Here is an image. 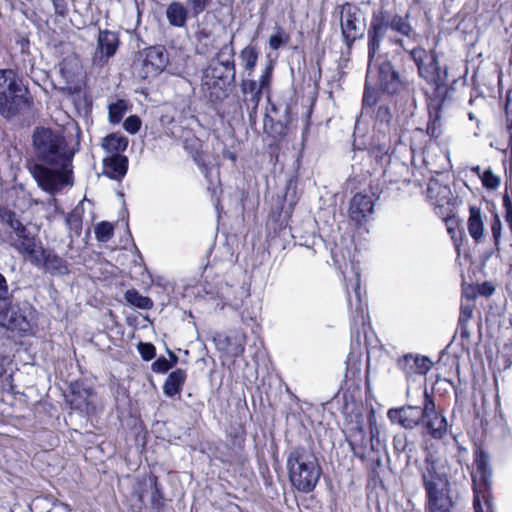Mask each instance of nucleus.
I'll return each mask as SVG.
<instances>
[{"label": "nucleus", "mask_w": 512, "mask_h": 512, "mask_svg": "<svg viewBox=\"0 0 512 512\" xmlns=\"http://www.w3.org/2000/svg\"><path fill=\"white\" fill-rule=\"evenodd\" d=\"M129 167L128 157L125 155L107 156L103 159V173L112 180H122Z\"/></svg>", "instance_id": "25"}, {"label": "nucleus", "mask_w": 512, "mask_h": 512, "mask_svg": "<svg viewBox=\"0 0 512 512\" xmlns=\"http://www.w3.org/2000/svg\"><path fill=\"white\" fill-rule=\"evenodd\" d=\"M236 69L209 61L203 72V89L209 100L220 103L229 96L231 86L235 84Z\"/></svg>", "instance_id": "12"}, {"label": "nucleus", "mask_w": 512, "mask_h": 512, "mask_svg": "<svg viewBox=\"0 0 512 512\" xmlns=\"http://www.w3.org/2000/svg\"><path fill=\"white\" fill-rule=\"evenodd\" d=\"M424 415L422 425L426 433L435 440H442L448 432L446 417L436 409L435 399L425 388L423 394Z\"/></svg>", "instance_id": "17"}, {"label": "nucleus", "mask_w": 512, "mask_h": 512, "mask_svg": "<svg viewBox=\"0 0 512 512\" xmlns=\"http://www.w3.org/2000/svg\"><path fill=\"white\" fill-rule=\"evenodd\" d=\"M331 257L343 277L350 312L351 336L360 343L362 337L367 338L371 323L366 292L361 287L359 261L355 260L350 247L337 243L331 249Z\"/></svg>", "instance_id": "2"}, {"label": "nucleus", "mask_w": 512, "mask_h": 512, "mask_svg": "<svg viewBox=\"0 0 512 512\" xmlns=\"http://www.w3.org/2000/svg\"><path fill=\"white\" fill-rule=\"evenodd\" d=\"M473 315V307L471 305H461L460 314L458 318V327L460 328V335L462 338L469 337L467 324Z\"/></svg>", "instance_id": "40"}, {"label": "nucleus", "mask_w": 512, "mask_h": 512, "mask_svg": "<svg viewBox=\"0 0 512 512\" xmlns=\"http://www.w3.org/2000/svg\"><path fill=\"white\" fill-rule=\"evenodd\" d=\"M125 300L132 306L142 309V310H150L152 309L154 303L152 299L148 296H143L138 290L132 288L128 289L124 294Z\"/></svg>", "instance_id": "36"}, {"label": "nucleus", "mask_w": 512, "mask_h": 512, "mask_svg": "<svg viewBox=\"0 0 512 512\" xmlns=\"http://www.w3.org/2000/svg\"><path fill=\"white\" fill-rule=\"evenodd\" d=\"M0 245H8L19 254L30 257L41 241L37 234L32 233L22 222L17 212L7 204H0Z\"/></svg>", "instance_id": "8"}, {"label": "nucleus", "mask_w": 512, "mask_h": 512, "mask_svg": "<svg viewBox=\"0 0 512 512\" xmlns=\"http://www.w3.org/2000/svg\"><path fill=\"white\" fill-rule=\"evenodd\" d=\"M505 115L507 119V131L512 142V90H508L506 93L505 101Z\"/></svg>", "instance_id": "49"}, {"label": "nucleus", "mask_w": 512, "mask_h": 512, "mask_svg": "<svg viewBox=\"0 0 512 512\" xmlns=\"http://www.w3.org/2000/svg\"><path fill=\"white\" fill-rule=\"evenodd\" d=\"M9 327L11 330H16L21 335H25L30 329V324L25 317L21 316L19 318H11L9 320Z\"/></svg>", "instance_id": "46"}, {"label": "nucleus", "mask_w": 512, "mask_h": 512, "mask_svg": "<svg viewBox=\"0 0 512 512\" xmlns=\"http://www.w3.org/2000/svg\"><path fill=\"white\" fill-rule=\"evenodd\" d=\"M420 474L425 491V512H455L448 468L440 459L429 452Z\"/></svg>", "instance_id": "4"}, {"label": "nucleus", "mask_w": 512, "mask_h": 512, "mask_svg": "<svg viewBox=\"0 0 512 512\" xmlns=\"http://www.w3.org/2000/svg\"><path fill=\"white\" fill-rule=\"evenodd\" d=\"M66 223L70 229L80 231L82 229L81 214L76 210L69 212L66 216Z\"/></svg>", "instance_id": "52"}, {"label": "nucleus", "mask_w": 512, "mask_h": 512, "mask_svg": "<svg viewBox=\"0 0 512 512\" xmlns=\"http://www.w3.org/2000/svg\"><path fill=\"white\" fill-rule=\"evenodd\" d=\"M171 368H173V363H170L164 356L157 358L151 365L152 371L158 374L167 373Z\"/></svg>", "instance_id": "51"}, {"label": "nucleus", "mask_w": 512, "mask_h": 512, "mask_svg": "<svg viewBox=\"0 0 512 512\" xmlns=\"http://www.w3.org/2000/svg\"><path fill=\"white\" fill-rule=\"evenodd\" d=\"M444 223L457 252H459L465 238L464 229L461 225L460 219L454 215L453 217L448 218Z\"/></svg>", "instance_id": "34"}, {"label": "nucleus", "mask_w": 512, "mask_h": 512, "mask_svg": "<svg viewBox=\"0 0 512 512\" xmlns=\"http://www.w3.org/2000/svg\"><path fill=\"white\" fill-rule=\"evenodd\" d=\"M94 391L83 381L75 380L69 385V395L66 399L69 407L86 415L94 414L96 406L91 401Z\"/></svg>", "instance_id": "20"}, {"label": "nucleus", "mask_w": 512, "mask_h": 512, "mask_svg": "<svg viewBox=\"0 0 512 512\" xmlns=\"http://www.w3.org/2000/svg\"><path fill=\"white\" fill-rule=\"evenodd\" d=\"M247 429L243 422L231 423L226 432V442L218 460L228 466H244L248 461L245 451Z\"/></svg>", "instance_id": "13"}, {"label": "nucleus", "mask_w": 512, "mask_h": 512, "mask_svg": "<svg viewBox=\"0 0 512 512\" xmlns=\"http://www.w3.org/2000/svg\"><path fill=\"white\" fill-rule=\"evenodd\" d=\"M94 233L99 242H108L114 236V225L108 221H101L96 224Z\"/></svg>", "instance_id": "41"}, {"label": "nucleus", "mask_w": 512, "mask_h": 512, "mask_svg": "<svg viewBox=\"0 0 512 512\" xmlns=\"http://www.w3.org/2000/svg\"><path fill=\"white\" fill-rule=\"evenodd\" d=\"M500 177L494 174L491 168L483 171L481 175V183L488 190H495L500 185Z\"/></svg>", "instance_id": "43"}, {"label": "nucleus", "mask_w": 512, "mask_h": 512, "mask_svg": "<svg viewBox=\"0 0 512 512\" xmlns=\"http://www.w3.org/2000/svg\"><path fill=\"white\" fill-rule=\"evenodd\" d=\"M137 349L144 361H150L156 356V348L150 342H139Z\"/></svg>", "instance_id": "45"}, {"label": "nucleus", "mask_w": 512, "mask_h": 512, "mask_svg": "<svg viewBox=\"0 0 512 512\" xmlns=\"http://www.w3.org/2000/svg\"><path fill=\"white\" fill-rule=\"evenodd\" d=\"M184 149L198 165L204 164V152L200 139L197 137L186 138L184 140Z\"/></svg>", "instance_id": "38"}, {"label": "nucleus", "mask_w": 512, "mask_h": 512, "mask_svg": "<svg viewBox=\"0 0 512 512\" xmlns=\"http://www.w3.org/2000/svg\"><path fill=\"white\" fill-rule=\"evenodd\" d=\"M187 380V372L184 369L177 368L171 371L164 384H163V393L165 396L169 398H174L179 395L185 385Z\"/></svg>", "instance_id": "26"}, {"label": "nucleus", "mask_w": 512, "mask_h": 512, "mask_svg": "<svg viewBox=\"0 0 512 512\" xmlns=\"http://www.w3.org/2000/svg\"><path fill=\"white\" fill-rule=\"evenodd\" d=\"M213 342L219 352L237 359L245 352L246 335L238 330L231 331L229 334L218 332L214 335Z\"/></svg>", "instance_id": "21"}, {"label": "nucleus", "mask_w": 512, "mask_h": 512, "mask_svg": "<svg viewBox=\"0 0 512 512\" xmlns=\"http://www.w3.org/2000/svg\"><path fill=\"white\" fill-rule=\"evenodd\" d=\"M128 109V105L126 100L119 99L116 102L112 103L108 107V118L111 124H118L123 119L126 111Z\"/></svg>", "instance_id": "39"}, {"label": "nucleus", "mask_w": 512, "mask_h": 512, "mask_svg": "<svg viewBox=\"0 0 512 512\" xmlns=\"http://www.w3.org/2000/svg\"><path fill=\"white\" fill-rule=\"evenodd\" d=\"M390 43L404 51L409 58L415 63L418 75L432 86V93L429 97V106L436 110H440L448 97V71L439 65L437 56L430 53L425 48L417 45L408 48L405 41L401 37L390 39Z\"/></svg>", "instance_id": "3"}, {"label": "nucleus", "mask_w": 512, "mask_h": 512, "mask_svg": "<svg viewBox=\"0 0 512 512\" xmlns=\"http://www.w3.org/2000/svg\"><path fill=\"white\" fill-rule=\"evenodd\" d=\"M195 410H202L204 408V402L198 401L195 404Z\"/></svg>", "instance_id": "61"}, {"label": "nucleus", "mask_w": 512, "mask_h": 512, "mask_svg": "<svg viewBox=\"0 0 512 512\" xmlns=\"http://www.w3.org/2000/svg\"><path fill=\"white\" fill-rule=\"evenodd\" d=\"M274 66L269 62L263 69L259 80L251 77L242 78L239 83V107L246 110L250 124L257 120L258 106L264 94L269 95L273 78Z\"/></svg>", "instance_id": "11"}, {"label": "nucleus", "mask_w": 512, "mask_h": 512, "mask_svg": "<svg viewBox=\"0 0 512 512\" xmlns=\"http://www.w3.org/2000/svg\"><path fill=\"white\" fill-rule=\"evenodd\" d=\"M210 61L220 63L225 67H231L233 70L236 69L234 36L231 37L228 43L219 48Z\"/></svg>", "instance_id": "31"}, {"label": "nucleus", "mask_w": 512, "mask_h": 512, "mask_svg": "<svg viewBox=\"0 0 512 512\" xmlns=\"http://www.w3.org/2000/svg\"><path fill=\"white\" fill-rule=\"evenodd\" d=\"M340 13V29L343 43L348 53H350L357 40L364 37V29L358 23L359 9L349 2L338 5Z\"/></svg>", "instance_id": "16"}, {"label": "nucleus", "mask_w": 512, "mask_h": 512, "mask_svg": "<svg viewBox=\"0 0 512 512\" xmlns=\"http://www.w3.org/2000/svg\"><path fill=\"white\" fill-rule=\"evenodd\" d=\"M53 5L54 14L61 18H66L70 11L71 0H50Z\"/></svg>", "instance_id": "47"}, {"label": "nucleus", "mask_w": 512, "mask_h": 512, "mask_svg": "<svg viewBox=\"0 0 512 512\" xmlns=\"http://www.w3.org/2000/svg\"><path fill=\"white\" fill-rule=\"evenodd\" d=\"M502 230V223L498 216V214H494L491 220V232L494 239L495 244L497 245L500 241Z\"/></svg>", "instance_id": "53"}, {"label": "nucleus", "mask_w": 512, "mask_h": 512, "mask_svg": "<svg viewBox=\"0 0 512 512\" xmlns=\"http://www.w3.org/2000/svg\"><path fill=\"white\" fill-rule=\"evenodd\" d=\"M141 66L138 75L146 80L160 75L168 64V55L162 45H154L143 49L140 52Z\"/></svg>", "instance_id": "18"}, {"label": "nucleus", "mask_w": 512, "mask_h": 512, "mask_svg": "<svg viewBox=\"0 0 512 512\" xmlns=\"http://www.w3.org/2000/svg\"><path fill=\"white\" fill-rule=\"evenodd\" d=\"M424 405L422 407L406 405L399 408H391L387 412L389 420L393 424L412 430L422 423Z\"/></svg>", "instance_id": "23"}, {"label": "nucleus", "mask_w": 512, "mask_h": 512, "mask_svg": "<svg viewBox=\"0 0 512 512\" xmlns=\"http://www.w3.org/2000/svg\"><path fill=\"white\" fill-rule=\"evenodd\" d=\"M291 485L301 493H311L316 488L322 469L315 453L305 446L293 447L286 460Z\"/></svg>", "instance_id": "7"}, {"label": "nucleus", "mask_w": 512, "mask_h": 512, "mask_svg": "<svg viewBox=\"0 0 512 512\" xmlns=\"http://www.w3.org/2000/svg\"><path fill=\"white\" fill-rule=\"evenodd\" d=\"M223 158L225 159H229L230 161H232L233 163H235L237 161V155L235 152H232V151H229V150H224L223 151Z\"/></svg>", "instance_id": "58"}, {"label": "nucleus", "mask_w": 512, "mask_h": 512, "mask_svg": "<svg viewBox=\"0 0 512 512\" xmlns=\"http://www.w3.org/2000/svg\"><path fill=\"white\" fill-rule=\"evenodd\" d=\"M471 171H472L476 176H478V177L481 179V175H482L483 171H482V169H481V167H480V166H478V165H477V166H473V167H471Z\"/></svg>", "instance_id": "60"}, {"label": "nucleus", "mask_w": 512, "mask_h": 512, "mask_svg": "<svg viewBox=\"0 0 512 512\" xmlns=\"http://www.w3.org/2000/svg\"><path fill=\"white\" fill-rule=\"evenodd\" d=\"M166 17L171 26L184 27L188 19V9L183 3L173 1L167 6Z\"/></svg>", "instance_id": "30"}, {"label": "nucleus", "mask_w": 512, "mask_h": 512, "mask_svg": "<svg viewBox=\"0 0 512 512\" xmlns=\"http://www.w3.org/2000/svg\"><path fill=\"white\" fill-rule=\"evenodd\" d=\"M396 365L406 379L411 380L416 376H426L433 362L428 356L407 353L397 359Z\"/></svg>", "instance_id": "22"}, {"label": "nucleus", "mask_w": 512, "mask_h": 512, "mask_svg": "<svg viewBox=\"0 0 512 512\" xmlns=\"http://www.w3.org/2000/svg\"><path fill=\"white\" fill-rule=\"evenodd\" d=\"M197 41V53L200 55H207L214 49L212 39V32L208 29H200L195 33Z\"/></svg>", "instance_id": "37"}, {"label": "nucleus", "mask_w": 512, "mask_h": 512, "mask_svg": "<svg viewBox=\"0 0 512 512\" xmlns=\"http://www.w3.org/2000/svg\"><path fill=\"white\" fill-rule=\"evenodd\" d=\"M149 482L152 489L151 495V507L156 512H161L165 508V497L162 491V486L159 482L158 477L155 474L149 475Z\"/></svg>", "instance_id": "35"}, {"label": "nucleus", "mask_w": 512, "mask_h": 512, "mask_svg": "<svg viewBox=\"0 0 512 512\" xmlns=\"http://www.w3.org/2000/svg\"><path fill=\"white\" fill-rule=\"evenodd\" d=\"M141 119L137 115L128 116L123 123L124 129L130 134H136L141 128Z\"/></svg>", "instance_id": "50"}, {"label": "nucleus", "mask_w": 512, "mask_h": 512, "mask_svg": "<svg viewBox=\"0 0 512 512\" xmlns=\"http://www.w3.org/2000/svg\"><path fill=\"white\" fill-rule=\"evenodd\" d=\"M372 415L370 422L369 433L366 432L362 423H357L355 426L350 427L345 433V439L353 453V455L360 459L362 462L366 461L371 452L377 450L375 442H379V431L373 427Z\"/></svg>", "instance_id": "14"}, {"label": "nucleus", "mask_w": 512, "mask_h": 512, "mask_svg": "<svg viewBox=\"0 0 512 512\" xmlns=\"http://www.w3.org/2000/svg\"><path fill=\"white\" fill-rule=\"evenodd\" d=\"M290 41V35L281 27L277 28L276 33L269 37V47L272 50H278L282 46H285Z\"/></svg>", "instance_id": "42"}, {"label": "nucleus", "mask_w": 512, "mask_h": 512, "mask_svg": "<svg viewBox=\"0 0 512 512\" xmlns=\"http://www.w3.org/2000/svg\"><path fill=\"white\" fill-rule=\"evenodd\" d=\"M489 461V454L480 445H475L473 450L474 470L471 472L475 512H493L492 469Z\"/></svg>", "instance_id": "10"}, {"label": "nucleus", "mask_w": 512, "mask_h": 512, "mask_svg": "<svg viewBox=\"0 0 512 512\" xmlns=\"http://www.w3.org/2000/svg\"><path fill=\"white\" fill-rule=\"evenodd\" d=\"M9 299V287L7 280L2 273H0V301Z\"/></svg>", "instance_id": "56"}, {"label": "nucleus", "mask_w": 512, "mask_h": 512, "mask_svg": "<svg viewBox=\"0 0 512 512\" xmlns=\"http://www.w3.org/2000/svg\"><path fill=\"white\" fill-rule=\"evenodd\" d=\"M290 113V108L287 106L286 107V114H289Z\"/></svg>", "instance_id": "63"}, {"label": "nucleus", "mask_w": 512, "mask_h": 512, "mask_svg": "<svg viewBox=\"0 0 512 512\" xmlns=\"http://www.w3.org/2000/svg\"><path fill=\"white\" fill-rule=\"evenodd\" d=\"M440 120L438 117H435L434 119L430 120L427 124V134L434 139H437L440 135Z\"/></svg>", "instance_id": "55"}, {"label": "nucleus", "mask_w": 512, "mask_h": 512, "mask_svg": "<svg viewBox=\"0 0 512 512\" xmlns=\"http://www.w3.org/2000/svg\"><path fill=\"white\" fill-rule=\"evenodd\" d=\"M240 59L243 70L247 72V76L251 77L257 66L259 58V50L255 45H247L240 51Z\"/></svg>", "instance_id": "32"}, {"label": "nucleus", "mask_w": 512, "mask_h": 512, "mask_svg": "<svg viewBox=\"0 0 512 512\" xmlns=\"http://www.w3.org/2000/svg\"><path fill=\"white\" fill-rule=\"evenodd\" d=\"M263 127L267 135L274 139L284 138L289 131V126L287 123H284L280 120H275L268 114H266L264 117Z\"/></svg>", "instance_id": "33"}, {"label": "nucleus", "mask_w": 512, "mask_h": 512, "mask_svg": "<svg viewBox=\"0 0 512 512\" xmlns=\"http://www.w3.org/2000/svg\"><path fill=\"white\" fill-rule=\"evenodd\" d=\"M393 450L396 455H400L402 453L407 452V448L409 446L408 435L405 432H400L394 435L393 437Z\"/></svg>", "instance_id": "44"}, {"label": "nucleus", "mask_w": 512, "mask_h": 512, "mask_svg": "<svg viewBox=\"0 0 512 512\" xmlns=\"http://www.w3.org/2000/svg\"><path fill=\"white\" fill-rule=\"evenodd\" d=\"M120 45L119 36L116 32L108 29L99 30L95 60L98 63L106 64L113 57Z\"/></svg>", "instance_id": "24"}, {"label": "nucleus", "mask_w": 512, "mask_h": 512, "mask_svg": "<svg viewBox=\"0 0 512 512\" xmlns=\"http://www.w3.org/2000/svg\"><path fill=\"white\" fill-rule=\"evenodd\" d=\"M128 145V138L121 133H110L101 141V147L109 156L124 155Z\"/></svg>", "instance_id": "27"}, {"label": "nucleus", "mask_w": 512, "mask_h": 512, "mask_svg": "<svg viewBox=\"0 0 512 512\" xmlns=\"http://www.w3.org/2000/svg\"><path fill=\"white\" fill-rule=\"evenodd\" d=\"M34 104L33 97L22 79L12 69H0V115L10 120Z\"/></svg>", "instance_id": "9"}, {"label": "nucleus", "mask_w": 512, "mask_h": 512, "mask_svg": "<svg viewBox=\"0 0 512 512\" xmlns=\"http://www.w3.org/2000/svg\"><path fill=\"white\" fill-rule=\"evenodd\" d=\"M211 2L212 0H187V4L194 17L202 14Z\"/></svg>", "instance_id": "48"}, {"label": "nucleus", "mask_w": 512, "mask_h": 512, "mask_svg": "<svg viewBox=\"0 0 512 512\" xmlns=\"http://www.w3.org/2000/svg\"><path fill=\"white\" fill-rule=\"evenodd\" d=\"M168 354H169V357H170V359L168 361L170 363H173V367H174L177 364L178 360H179L178 356L174 352H172L170 350L168 351Z\"/></svg>", "instance_id": "59"}, {"label": "nucleus", "mask_w": 512, "mask_h": 512, "mask_svg": "<svg viewBox=\"0 0 512 512\" xmlns=\"http://www.w3.org/2000/svg\"><path fill=\"white\" fill-rule=\"evenodd\" d=\"M386 96H381L380 101L375 105H366L364 103V96L362 97V109L366 113L371 112L375 120L381 124H390L393 115L390 107V103L386 101Z\"/></svg>", "instance_id": "28"}, {"label": "nucleus", "mask_w": 512, "mask_h": 512, "mask_svg": "<svg viewBox=\"0 0 512 512\" xmlns=\"http://www.w3.org/2000/svg\"><path fill=\"white\" fill-rule=\"evenodd\" d=\"M410 14L405 15L394 14L385 9L373 11L372 17L367 30V50H368V64L376 59V56L381 50L383 40L387 35L388 29L405 36L409 39L415 38L416 32L410 23Z\"/></svg>", "instance_id": "6"}, {"label": "nucleus", "mask_w": 512, "mask_h": 512, "mask_svg": "<svg viewBox=\"0 0 512 512\" xmlns=\"http://www.w3.org/2000/svg\"><path fill=\"white\" fill-rule=\"evenodd\" d=\"M28 259L33 265L42 267L51 275L62 276L69 273L67 261L53 249L44 248L42 243Z\"/></svg>", "instance_id": "19"}, {"label": "nucleus", "mask_w": 512, "mask_h": 512, "mask_svg": "<svg viewBox=\"0 0 512 512\" xmlns=\"http://www.w3.org/2000/svg\"><path fill=\"white\" fill-rule=\"evenodd\" d=\"M509 73L512 74V58L509 60Z\"/></svg>", "instance_id": "62"}, {"label": "nucleus", "mask_w": 512, "mask_h": 512, "mask_svg": "<svg viewBox=\"0 0 512 512\" xmlns=\"http://www.w3.org/2000/svg\"><path fill=\"white\" fill-rule=\"evenodd\" d=\"M370 195L364 192L356 193L349 202L348 217L357 226L361 227L367 223L374 212L375 201L380 196L378 184L369 185Z\"/></svg>", "instance_id": "15"}, {"label": "nucleus", "mask_w": 512, "mask_h": 512, "mask_svg": "<svg viewBox=\"0 0 512 512\" xmlns=\"http://www.w3.org/2000/svg\"><path fill=\"white\" fill-rule=\"evenodd\" d=\"M377 63V84L371 85L367 81L364 85V103L375 105L380 101L381 96L405 97L412 96L414 92L413 81L408 78L404 71L395 68L387 57L376 56Z\"/></svg>", "instance_id": "5"}, {"label": "nucleus", "mask_w": 512, "mask_h": 512, "mask_svg": "<svg viewBox=\"0 0 512 512\" xmlns=\"http://www.w3.org/2000/svg\"><path fill=\"white\" fill-rule=\"evenodd\" d=\"M449 204V201L447 202ZM435 213L444 221L446 222L448 218H451L455 215L453 209L448 205L445 207L444 205H436L435 206Z\"/></svg>", "instance_id": "54"}, {"label": "nucleus", "mask_w": 512, "mask_h": 512, "mask_svg": "<svg viewBox=\"0 0 512 512\" xmlns=\"http://www.w3.org/2000/svg\"><path fill=\"white\" fill-rule=\"evenodd\" d=\"M494 292V287L488 283H484L480 288V294L490 296Z\"/></svg>", "instance_id": "57"}, {"label": "nucleus", "mask_w": 512, "mask_h": 512, "mask_svg": "<svg viewBox=\"0 0 512 512\" xmlns=\"http://www.w3.org/2000/svg\"><path fill=\"white\" fill-rule=\"evenodd\" d=\"M32 145L34 159L26 167L43 191L54 194L73 185L74 152L63 134L52 128L36 127Z\"/></svg>", "instance_id": "1"}, {"label": "nucleus", "mask_w": 512, "mask_h": 512, "mask_svg": "<svg viewBox=\"0 0 512 512\" xmlns=\"http://www.w3.org/2000/svg\"><path fill=\"white\" fill-rule=\"evenodd\" d=\"M469 235L476 242H480L484 235V222L481 209L477 206H470L467 221Z\"/></svg>", "instance_id": "29"}]
</instances>
